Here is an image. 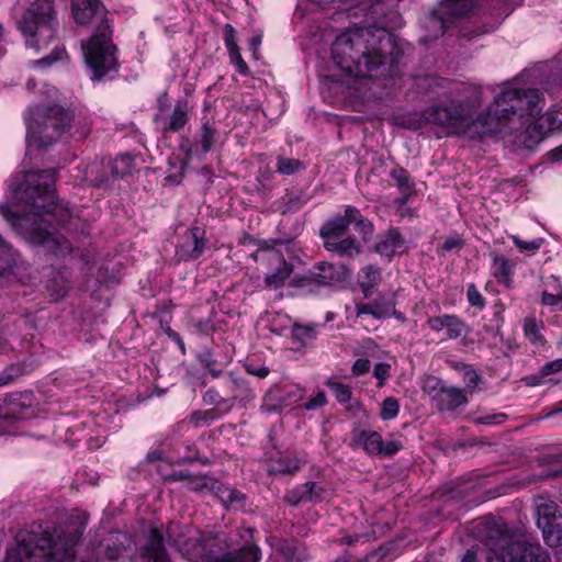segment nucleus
I'll return each mask as SVG.
<instances>
[{
	"label": "nucleus",
	"instance_id": "6",
	"mask_svg": "<svg viewBox=\"0 0 562 562\" xmlns=\"http://www.w3.org/2000/svg\"><path fill=\"white\" fill-rule=\"evenodd\" d=\"M57 25L55 0L33 1L16 22L26 47L36 52L54 40Z\"/></svg>",
	"mask_w": 562,
	"mask_h": 562
},
{
	"label": "nucleus",
	"instance_id": "26",
	"mask_svg": "<svg viewBox=\"0 0 562 562\" xmlns=\"http://www.w3.org/2000/svg\"><path fill=\"white\" fill-rule=\"evenodd\" d=\"M188 122V109L183 102L175 105L172 113L164 121L162 130L165 132H177Z\"/></svg>",
	"mask_w": 562,
	"mask_h": 562
},
{
	"label": "nucleus",
	"instance_id": "50",
	"mask_svg": "<svg viewBox=\"0 0 562 562\" xmlns=\"http://www.w3.org/2000/svg\"><path fill=\"white\" fill-rule=\"evenodd\" d=\"M326 404V396L324 392H318L316 395L311 397L305 404L304 408L307 411H313L318 407H322Z\"/></svg>",
	"mask_w": 562,
	"mask_h": 562
},
{
	"label": "nucleus",
	"instance_id": "48",
	"mask_svg": "<svg viewBox=\"0 0 562 562\" xmlns=\"http://www.w3.org/2000/svg\"><path fill=\"white\" fill-rule=\"evenodd\" d=\"M463 247V240L459 235H450L448 236L442 246H441V252H449L454 249H460Z\"/></svg>",
	"mask_w": 562,
	"mask_h": 562
},
{
	"label": "nucleus",
	"instance_id": "20",
	"mask_svg": "<svg viewBox=\"0 0 562 562\" xmlns=\"http://www.w3.org/2000/svg\"><path fill=\"white\" fill-rule=\"evenodd\" d=\"M491 271L498 283L509 288L513 283V265L505 256L492 254Z\"/></svg>",
	"mask_w": 562,
	"mask_h": 562
},
{
	"label": "nucleus",
	"instance_id": "17",
	"mask_svg": "<svg viewBox=\"0 0 562 562\" xmlns=\"http://www.w3.org/2000/svg\"><path fill=\"white\" fill-rule=\"evenodd\" d=\"M395 314V305L391 301L374 300L371 303H357L356 315H371L375 319L387 318Z\"/></svg>",
	"mask_w": 562,
	"mask_h": 562
},
{
	"label": "nucleus",
	"instance_id": "61",
	"mask_svg": "<svg viewBox=\"0 0 562 562\" xmlns=\"http://www.w3.org/2000/svg\"><path fill=\"white\" fill-rule=\"evenodd\" d=\"M228 53L233 64L238 63L243 59L238 46L229 48Z\"/></svg>",
	"mask_w": 562,
	"mask_h": 562
},
{
	"label": "nucleus",
	"instance_id": "35",
	"mask_svg": "<svg viewBox=\"0 0 562 562\" xmlns=\"http://www.w3.org/2000/svg\"><path fill=\"white\" fill-rule=\"evenodd\" d=\"M524 331L526 337L533 345H542L544 339L540 333V328L533 317H527L524 322Z\"/></svg>",
	"mask_w": 562,
	"mask_h": 562
},
{
	"label": "nucleus",
	"instance_id": "18",
	"mask_svg": "<svg viewBox=\"0 0 562 562\" xmlns=\"http://www.w3.org/2000/svg\"><path fill=\"white\" fill-rule=\"evenodd\" d=\"M142 557L148 562H170L164 548L161 533L153 528L147 544L143 548Z\"/></svg>",
	"mask_w": 562,
	"mask_h": 562
},
{
	"label": "nucleus",
	"instance_id": "51",
	"mask_svg": "<svg viewBox=\"0 0 562 562\" xmlns=\"http://www.w3.org/2000/svg\"><path fill=\"white\" fill-rule=\"evenodd\" d=\"M371 363L368 359H357L352 366V373L355 375H362L369 372Z\"/></svg>",
	"mask_w": 562,
	"mask_h": 562
},
{
	"label": "nucleus",
	"instance_id": "54",
	"mask_svg": "<svg viewBox=\"0 0 562 562\" xmlns=\"http://www.w3.org/2000/svg\"><path fill=\"white\" fill-rule=\"evenodd\" d=\"M390 366L384 362H379L374 366L373 375L380 380L384 381L390 375Z\"/></svg>",
	"mask_w": 562,
	"mask_h": 562
},
{
	"label": "nucleus",
	"instance_id": "36",
	"mask_svg": "<svg viewBox=\"0 0 562 562\" xmlns=\"http://www.w3.org/2000/svg\"><path fill=\"white\" fill-rule=\"evenodd\" d=\"M217 139V132L214 130L209 123L203 124L201 136H200V144L202 147V151L205 154L211 150L213 145L215 144Z\"/></svg>",
	"mask_w": 562,
	"mask_h": 562
},
{
	"label": "nucleus",
	"instance_id": "59",
	"mask_svg": "<svg viewBox=\"0 0 562 562\" xmlns=\"http://www.w3.org/2000/svg\"><path fill=\"white\" fill-rule=\"evenodd\" d=\"M192 417H193L194 422L196 423V425H199L200 419H203L205 422H209L210 419H212L213 411H206L204 413H194Z\"/></svg>",
	"mask_w": 562,
	"mask_h": 562
},
{
	"label": "nucleus",
	"instance_id": "49",
	"mask_svg": "<svg viewBox=\"0 0 562 562\" xmlns=\"http://www.w3.org/2000/svg\"><path fill=\"white\" fill-rule=\"evenodd\" d=\"M541 302L544 305L560 310V305L562 304V291L559 294H552L544 291L541 296Z\"/></svg>",
	"mask_w": 562,
	"mask_h": 562
},
{
	"label": "nucleus",
	"instance_id": "3",
	"mask_svg": "<svg viewBox=\"0 0 562 562\" xmlns=\"http://www.w3.org/2000/svg\"><path fill=\"white\" fill-rule=\"evenodd\" d=\"M54 182L53 170L12 175L7 182V200L0 203V215L26 243L66 255L71 252V244L52 231L53 222L66 225L72 216L66 205L56 201Z\"/></svg>",
	"mask_w": 562,
	"mask_h": 562
},
{
	"label": "nucleus",
	"instance_id": "55",
	"mask_svg": "<svg viewBox=\"0 0 562 562\" xmlns=\"http://www.w3.org/2000/svg\"><path fill=\"white\" fill-rule=\"evenodd\" d=\"M224 41L227 49L237 46L235 38V30L231 24H226L224 29Z\"/></svg>",
	"mask_w": 562,
	"mask_h": 562
},
{
	"label": "nucleus",
	"instance_id": "43",
	"mask_svg": "<svg viewBox=\"0 0 562 562\" xmlns=\"http://www.w3.org/2000/svg\"><path fill=\"white\" fill-rule=\"evenodd\" d=\"M463 382L465 384L464 391L472 393L480 382V375L474 369L465 366L463 368Z\"/></svg>",
	"mask_w": 562,
	"mask_h": 562
},
{
	"label": "nucleus",
	"instance_id": "9",
	"mask_svg": "<svg viewBox=\"0 0 562 562\" xmlns=\"http://www.w3.org/2000/svg\"><path fill=\"white\" fill-rule=\"evenodd\" d=\"M477 5V0H442L429 18L428 26L442 34L458 19L467 16Z\"/></svg>",
	"mask_w": 562,
	"mask_h": 562
},
{
	"label": "nucleus",
	"instance_id": "23",
	"mask_svg": "<svg viewBox=\"0 0 562 562\" xmlns=\"http://www.w3.org/2000/svg\"><path fill=\"white\" fill-rule=\"evenodd\" d=\"M326 250L341 257H353L360 254V243L355 237H342L324 246Z\"/></svg>",
	"mask_w": 562,
	"mask_h": 562
},
{
	"label": "nucleus",
	"instance_id": "22",
	"mask_svg": "<svg viewBox=\"0 0 562 562\" xmlns=\"http://www.w3.org/2000/svg\"><path fill=\"white\" fill-rule=\"evenodd\" d=\"M403 247V239L396 229H390L375 244V251L381 256L392 257Z\"/></svg>",
	"mask_w": 562,
	"mask_h": 562
},
{
	"label": "nucleus",
	"instance_id": "31",
	"mask_svg": "<svg viewBox=\"0 0 562 562\" xmlns=\"http://www.w3.org/2000/svg\"><path fill=\"white\" fill-rule=\"evenodd\" d=\"M47 290L49 292L50 297L54 301H58L63 299L68 291V282L66 278L57 273L47 284Z\"/></svg>",
	"mask_w": 562,
	"mask_h": 562
},
{
	"label": "nucleus",
	"instance_id": "32",
	"mask_svg": "<svg viewBox=\"0 0 562 562\" xmlns=\"http://www.w3.org/2000/svg\"><path fill=\"white\" fill-rule=\"evenodd\" d=\"M127 540L130 541V539L126 535H121V533L116 532L113 536V547H111L109 544L105 549V558L110 562H115L121 557H123V552L126 551L127 549H126V547H122V544L124 543V541H127Z\"/></svg>",
	"mask_w": 562,
	"mask_h": 562
},
{
	"label": "nucleus",
	"instance_id": "24",
	"mask_svg": "<svg viewBox=\"0 0 562 562\" xmlns=\"http://www.w3.org/2000/svg\"><path fill=\"white\" fill-rule=\"evenodd\" d=\"M177 480H182L184 487L194 492H204L215 490L217 482L206 476L190 475L184 472H179L173 476Z\"/></svg>",
	"mask_w": 562,
	"mask_h": 562
},
{
	"label": "nucleus",
	"instance_id": "1",
	"mask_svg": "<svg viewBox=\"0 0 562 562\" xmlns=\"http://www.w3.org/2000/svg\"><path fill=\"white\" fill-rule=\"evenodd\" d=\"M483 103V90L471 88L462 100L426 109L423 117L448 134L469 139L502 142L513 151L533 150L544 138L562 132V109L552 104L541 114L546 99L536 88H527L517 79L498 83L493 99L475 117Z\"/></svg>",
	"mask_w": 562,
	"mask_h": 562
},
{
	"label": "nucleus",
	"instance_id": "8",
	"mask_svg": "<svg viewBox=\"0 0 562 562\" xmlns=\"http://www.w3.org/2000/svg\"><path fill=\"white\" fill-rule=\"evenodd\" d=\"M351 224H355L363 235H371L373 232L371 222L362 217L357 207L349 205L345 209L344 215H336L322 226L321 237L324 246L345 237Z\"/></svg>",
	"mask_w": 562,
	"mask_h": 562
},
{
	"label": "nucleus",
	"instance_id": "58",
	"mask_svg": "<svg viewBox=\"0 0 562 562\" xmlns=\"http://www.w3.org/2000/svg\"><path fill=\"white\" fill-rule=\"evenodd\" d=\"M283 555L285 559V562H300L301 558L295 555V550L292 548H286L283 551Z\"/></svg>",
	"mask_w": 562,
	"mask_h": 562
},
{
	"label": "nucleus",
	"instance_id": "46",
	"mask_svg": "<svg viewBox=\"0 0 562 562\" xmlns=\"http://www.w3.org/2000/svg\"><path fill=\"white\" fill-rule=\"evenodd\" d=\"M507 419V415L503 413L488 414L473 418V422L479 425H498Z\"/></svg>",
	"mask_w": 562,
	"mask_h": 562
},
{
	"label": "nucleus",
	"instance_id": "13",
	"mask_svg": "<svg viewBox=\"0 0 562 562\" xmlns=\"http://www.w3.org/2000/svg\"><path fill=\"white\" fill-rule=\"evenodd\" d=\"M352 443L356 447H361L370 456L382 457H391L403 448L400 440L384 441L379 432L372 430L358 431L352 438Z\"/></svg>",
	"mask_w": 562,
	"mask_h": 562
},
{
	"label": "nucleus",
	"instance_id": "62",
	"mask_svg": "<svg viewBox=\"0 0 562 562\" xmlns=\"http://www.w3.org/2000/svg\"><path fill=\"white\" fill-rule=\"evenodd\" d=\"M234 65L236 67V70L240 75H247L248 74L249 69H248V66H247V64L245 63L244 59L239 60L238 63H235Z\"/></svg>",
	"mask_w": 562,
	"mask_h": 562
},
{
	"label": "nucleus",
	"instance_id": "12",
	"mask_svg": "<svg viewBox=\"0 0 562 562\" xmlns=\"http://www.w3.org/2000/svg\"><path fill=\"white\" fill-rule=\"evenodd\" d=\"M501 562H550V557L538 543L525 541L510 542L499 546Z\"/></svg>",
	"mask_w": 562,
	"mask_h": 562
},
{
	"label": "nucleus",
	"instance_id": "27",
	"mask_svg": "<svg viewBox=\"0 0 562 562\" xmlns=\"http://www.w3.org/2000/svg\"><path fill=\"white\" fill-rule=\"evenodd\" d=\"M302 460L296 456L281 454L270 467L271 473L294 474L301 469Z\"/></svg>",
	"mask_w": 562,
	"mask_h": 562
},
{
	"label": "nucleus",
	"instance_id": "53",
	"mask_svg": "<svg viewBox=\"0 0 562 562\" xmlns=\"http://www.w3.org/2000/svg\"><path fill=\"white\" fill-rule=\"evenodd\" d=\"M560 371H562V358L547 362L541 369V373L544 375L557 373Z\"/></svg>",
	"mask_w": 562,
	"mask_h": 562
},
{
	"label": "nucleus",
	"instance_id": "21",
	"mask_svg": "<svg viewBox=\"0 0 562 562\" xmlns=\"http://www.w3.org/2000/svg\"><path fill=\"white\" fill-rule=\"evenodd\" d=\"M381 281V271L373 265L363 267L358 273V282L366 299L373 294Z\"/></svg>",
	"mask_w": 562,
	"mask_h": 562
},
{
	"label": "nucleus",
	"instance_id": "25",
	"mask_svg": "<svg viewBox=\"0 0 562 562\" xmlns=\"http://www.w3.org/2000/svg\"><path fill=\"white\" fill-rule=\"evenodd\" d=\"M18 258V252L0 235V277L13 272Z\"/></svg>",
	"mask_w": 562,
	"mask_h": 562
},
{
	"label": "nucleus",
	"instance_id": "5",
	"mask_svg": "<svg viewBox=\"0 0 562 562\" xmlns=\"http://www.w3.org/2000/svg\"><path fill=\"white\" fill-rule=\"evenodd\" d=\"M70 120V112L58 104L30 109L25 117L27 147H47L61 139L71 130Z\"/></svg>",
	"mask_w": 562,
	"mask_h": 562
},
{
	"label": "nucleus",
	"instance_id": "44",
	"mask_svg": "<svg viewBox=\"0 0 562 562\" xmlns=\"http://www.w3.org/2000/svg\"><path fill=\"white\" fill-rule=\"evenodd\" d=\"M467 299L471 306L482 310L485 306V301L477 288L472 283L468 285Z\"/></svg>",
	"mask_w": 562,
	"mask_h": 562
},
{
	"label": "nucleus",
	"instance_id": "38",
	"mask_svg": "<svg viewBox=\"0 0 562 562\" xmlns=\"http://www.w3.org/2000/svg\"><path fill=\"white\" fill-rule=\"evenodd\" d=\"M398 412H400L398 401L396 398L390 396V397H386L382 402L380 417L383 420H391V419H394L398 415Z\"/></svg>",
	"mask_w": 562,
	"mask_h": 562
},
{
	"label": "nucleus",
	"instance_id": "14",
	"mask_svg": "<svg viewBox=\"0 0 562 562\" xmlns=\"http://www.w3.org/2000/svg\"><path fill=\"white\" fill-rule=\"evenodd\" d=\"M71 14L76 23L88 24L95 21L101 24L102 20L110 21L104 5L100 0H71Z\"/></svg>",
	"mask_w": 562,
	"mask_h": 562
},
{
	"label": "nucleus",
	"instance_id": "42",
	"mask_svg": "<svg viewBox=\"0 0 562 562\" xmlns=\"http://www.w3.org/2000/svg\"><path fill=\"white\" fill-rule=\"evenodd\" d=\"M315 326L294 325L292 329L293 337L302 342H307L316 337Z\"/></svg>",
	"mask_w": 562,
	"mask_h": 562
},
{
	"label": "nucleus",
	"instance_id": "28",
	"mask_svg": "<svg viewBox=\"0 0 562 562\" xmlns=\"http://www.w3.org/2000/svg\"><path fill=\"white\" fill-rule=\"evenodd\" d=\"M134 166V157L130 154L119 155L114 160L110 161L113 178H123L130 175Z\"/></svg>",
	"mask_w": 562,
	"mask_h": 562
},
{
	"label": "nucleus",
	"instance_id": "47",
	"mask_svg": "<svg viewBox=\"0 0 562 562\" xmlns=\"http://www.w3.org/2000/svg\"><path fill=\"white\" fill-rule=\"evenodd\" d=\"M308 485H312L313 487L310 488L311 497H308V502H321L329 496L328 491L316 482H307Z\"/></svg>",
	"mask_w": 562,
	"mask_h": 562
},
{
	"label": "nucleus",
	"instance_id": "19",
	"mask_svg": "<svg viewBox=\"0 0 562 562\" xmlns=\"http://www.w3.org/2000/svg\"><path fill=\"white\" fill-rule=\"evenodd\" d=\"M440 411H454L468 402L465 391L459 387H441L436 395Z\"/></svg>",
	"mask_w": 562,
	"mask_h": 562
},
{
	"label": "nucleus",
	"instance_id": "29",
	"mask_svg": "<svg viewBox=\"0 0 562 562\" xmlns=\"http://www.w3.org/2000/svg\"><path fill=\"white\" fill-rule=\"evenodd\" d=\"M492 551H495V549L490 548L488 542L475 546L467 551L461 562H493Z\"/></svg>",
	"mask_w": 562,
	"mask_h": 562
},
{
	"label": "nucleus",
	"instance_id": "37",
	"mask_svg": "<svg viewBox=\"0 0 562 562\" xmlns=\"http://www.w3.org/2000/svg\"><path fill=\"white\" fill-rule=\"evenodd\" d=\"M302 169H304V166L297 159L283 158V157H280L278 159L277 171L281 175L290 176V175H293Z\"/></svg>",
	"mask_w": 562,
	"mask_h": 562
},
{
	"label": "nucleus",
	"instance_id": "10",
	"mask_svg": "<svg viewBox=\"0 0 562 562\" xmlns=\"http://www.w3.org/2000/svg\"><path fill=\"white\" fill-rule=\"evenodd\" d=\"M537 525L542 530L546 543L557 547L562 540V515L558 505L549 499L540 498L537 504Z\"/></svg>",
	"mask_w": 562,
	"mask_h": 562
},
{
	"label": "nucleus",
	"instance_id": "45",
	"mask_svg": "<svg viewBox=\"0 0 562 562\" xmlns=\"http://www.w3.org/2000/svg\"><path fill=\"white\" fill-rule=\"evenodd\" d=\"M99 165L93 164L87 167L86 169V180L89 181L92 186H103L106 182V178L104 176H98Z\"/></svg>",
	"mask_w": 562,
	"mask_h": 562
},
{
	"label": "nucleus",
	"instance_id": "41",
	"mask_svg": "<svg viewBox=\"0 0 562 562\" xmlns=\"http://www.w3.org/2000/svg\"><path fill=\"white\" fill-rule=\"evenodd\" d=\"M328 386L331 389V391L334 392L336 398L338 402L340 403H347L350 401L351 398V389L347 385V384H344V383H340V382H334V381H328Z\"/></svg>",
	"mask_w": 562,
	"mask_h": 562
},
{
	"label": "nucleus",
	"instance_id": "39",
	"mask_svg": "<svg viewBox=\"0 0 562 562\" xmlns=\"http://www.w3.org/2000/svg\"><path fill=\"white\" fill-rule=\"evenodd\" d=\"M66 57V52L61 47H55L50 55L33 61V66L38 69L50 67L54 63Z\"/></svg>",
	"mask_w": 562,
	"mask_h": 562
},
{
	"label": "nucleus",
	"instance_id": "34",
	"mask_svg": "<svg viewBox=\"0 0 562 562\" xmlns=\"http://www.w3.org/2000/svg\"><path fill=\"white\" fill-rule=\"evenodd\" d=\"M312 485H308L307 482L301 485H297L293 490H290L285 494V499L291 505H297L302 502H307L308 497H311L310 488H312Z\"/></svg>",
	"mask_w": 562,
	"mask_h": 562
},
{
	"label": "nucleus",
	"instance_id": "40",
	"mask_svg": "<svg viewBox=\"0 0 562 562\" xmlns=\"http://www.w3.org/2000/svg\"><path fill=\"white\" fill-rule=\"evenodd\" d=\"M509 237L520 251H529L533 254L538 251L543 244L542 238H536L530 241H525L520 239L517 235H510Z\"/></svg>",
	"mask_w": 562,
	"mask_h": 562
},
{
	"label": "nucleus",
	"instance_id": "30",
	"mask_svg": "<svg viewBox=\"0 0 562 562\" xmlns=\"http://www.w3.org/2000/svg\"><path fill=\"white\" fill-rule=\"evenodd\" d=\"M215 488H217L218 497L225 505L243 506L245 497L239 491L222 485H216Z\"/></svg>",
	"mask_w": 562,
	"mask_h": 562
},
{
	"label": "nucleus",
	"instance_id": "15",
	"mask_svg": "<svg viewBox=\"0 0 562 562\" xmlns=\"http://www.w3.org/2000/svg\"><path fill=\"white\" fill-rule=\"evenodd\" d=\"M205 232L199 226L189 228L182 243L178 246L177 256L182 260L198 259L205 249Z\"/></svg>",
	"mask_w": 562,
	"mask_h": 562
},
{
	"label": "nucleus",
	"instance_id": "33",
	"mask_svg": "<svg viewBox=\"0 0 562 562\" xmlns=\"http://www.w3.org/2000/svg\"><path fill=\"white\" fill-rule=\"evenodd\" d=\"M446 321L445 329L449 339H457L467 331V326L460 317L456 315H448Z\"/></svg>",
	"mask_w": 562,
	"mask_h": 562
},
{
	"label": "nucleus",
	"instance_id": "56",
	"mask_svg": "<svg viewBox=\"0 0 562 562\" xmlns=\"http://www.w3.org/2000/svg\"><path fill=\"white\" fill-rule=\"evenodd\" d=\"M302 396H303L302 389H300L296 385H292L289 387V391H286V393L284 395V400L288 401L289 403H294V402L299 401L300 398H302Z\"/></svg>",
	"mask_w": 562,
	"mask_h": 562
},
{
	"label": "nucleus",
	"instance_id": "63",
	"mask_svg": "<svg viewBox=\"0 0 562 562\" xmlns=\"http://www.w3.org/2000/svg\"><path fill=\"white\" fill-rule=\"evenodd\" d=\"M248 372L252 373V374H256L260 378H266L269 373V369L266 368V367H261L257 370H251V369H248Z\"/></svg>",
	"mask_w": 562,
	"mask_h": 562
},
{
	"label": "nucleus",
	"instance_id": "64",
	"mask_svg": "<svg viewBox=\"0 0 562 562\" xmlns=\"http://www.w3.org/2000/svg\"><path fill=\"white\" fill-rule=\"evenodd\" d=\"M4 402L0 400V419L9 416V414L13 413V409L3 411Z\"/></svg>",
	"mask_w": 562,
	"mask_h": 562
},
{
	"label": "nucleus",
	"instance_id": "52",
	"mask_svg": "<svg viewBox=\"0 0 562 562\" xmlns=\"http://www.w3.org/2000/svg\"><path fill=\"white\" fill-rule=\"evenodd\" d=\"M447 318L448 315L430 317L428 318L427 324L434 331L438 333L445 329V323L447 322Z\"/></svg>",
	"mask_w": 562,
	"mask_h": 562
},
{
	"label": "nucleus",
	"instance_id": "16",
	"mask_svg": "<svg viewBox=\"0 0 562 562\" xmlns=\"http://www.w3.org/2000/svg\"><path fill=\"white\" fill-rule=\"evenodd\" d=\"M390 175L395 180V183L402 194V196L397 198L394 203L397 206L400 215L403 217L406 215L405 205L408 199L415 193V183L404 168H395Z\"/></svg>",
	"mask_w": 562,
	"mask_h": 562
},
{
	"label": "nucleus",
	"instance_id": "2",
	"mask_svg": "<svg viewBox=\"0 0 562 562\" xmlns=\"http://www.w3.org/2000/svg\"><path fill=\"white\" fill-rule=\"evenodd\" d=\"M400 1L374 0L355 8L353 15H363L366 25L346 30L331 45L333 59L342 71L373 80L395 76L401 54L390 30L403 25L396 10Z\"/></svg>",
	"mask_w": 562,
	"mask_h": 562
},
{
	"label": "nucleus",
	"instance_id": "7",
	"mask_svg": "<svg viewBox=\"0 0 562 562\" xmlns=\"http://www.w3.org/2000/svg\"><path fill=\"white\" fill-rule=\"evenodd\" d=\"M112 34L111 22L102 20L101 24L94 26L90 37L81 44L85 64L93 81L117 70V49L112 41Z\"/></svg>",
	"mask_w": 562,
	"mask_h": 562
},
{
	"label": "nucleus",
	"instance_id": "57",
	"mask_svg": "<svg viewBox=\"0 0 562 562\" xmlns=\"http://www.w3.org/2000/svg\"><path fill=\"white\" fill-rule=\"evenodd\" d=\"M261 40H262L261 35H255L249 41V49L251 50L254 58H258L257 53H258L259 46L261 45Z\"/></svg>",
	"mask_w": 562,
	"mask_h": 562
},
{
	"label": "nucleus",
	"instance_id": "11",
	"mask_svg": "<svg viewBox=\"0 0 562 562\" xmlns=\"http://www.w3.org/2000/svg\"><path fill=\"white\" fill-rule=\"evenodd\" d=\"M269 261L272 267L265 278L268 286L278 289L289 283L292 286L303 288L310 283V278L294 273L293 266L288 263L277 252L271 254Z\"/></svg>",
	"mask_w": 562,
	"mask_h": 562
},
{
	"label": "nucleus",
	"instance_id": "60",
	"mask_svg": "<svg viewBox=\"0 0 562 562\" xmlns=\"http://www.w3.org/2000/svg\"><path fill=\"white\" fill-rule=\"evenodd\" d=\"M548 156L551 161H561L562 160V144L559 147L549 151Z\"/></svg>",
	"mask_w": 562,
	"mask_h": 562
},
{
	"label": "nucleus",
	"instance_id": "4",
	"mask_svg": "<svg viewBox=\"0 0 562 562\" xmlns=\"http://www.w3.org/2000/svg\"><path fill=\"white\" fill-rule=\"evenodd\" d=\"M168 539L190 562H258L260 560V551L255 546H246L218 560L217 552L214 550L217 538L205 539L198 528L189 525L171 524L168 528Z\"/></svg>",
	"mask_w": 562,
	"mask_h": 562
}]
</instances>
